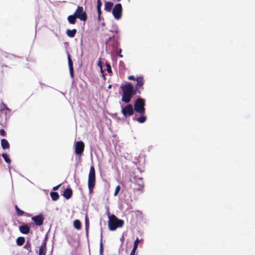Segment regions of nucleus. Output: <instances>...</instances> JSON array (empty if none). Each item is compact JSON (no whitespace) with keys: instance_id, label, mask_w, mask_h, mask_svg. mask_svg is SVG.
Instances as JSON below:
<instances>
[{"instance_id":"nucleus-7","label":"nucleus","mask_w":255,"mask_h":255,"mask_svg":"<svg viewBox=\"0 0 255 255\" xmlns=\"http://www.w3.org/2000/svg\"><path fill=\"white\" fill-rule=\"evenodd\" d=\"M122 11L123 8L121 3H117L115 5L112 13L115 19H120L121 18Z\"/></svg>"},{"instance_id":"nucleus-10","label":"nucleus","mask_w":255,"mask_h":255,"mask_svg":"<svg viewBox=\"0 0 255 255\" xmlns=\"http://www.w3.org/2000/svg\"><path fill=\"white\" fill-rule=\"evenodd\" d=\"M84 147L85 145L82 141H77L75 144V153L81 156L84 150Z\"/></svg>"},{"instance_id":"nucleus-17","label":"nucleus","mask_w":255,"mask_h":255,"mask_svg":"<svg viewBox=\"0 0 255 255\" xmlns=\"http://www.w3.org/2000/svg\"><path fill=\"white\" fill-rule=\"evenodd\" d=\"M1 145L3 149H9L10 147V145L8 141L4 138L1 140Z\"/></svg>"},{"instance_id":"nucleus-20","label":"nucleus","mask_w":255,"mask_h":255,"mask_svg":"<svg viewBox=\"0 0 255 255\" xmlns=\"http://www.w3.org/2000/svg\"><path fill=\"white\" fill-rule=\"evenodd\" d=\"M77 18L75 16V14L69 15L67 17L68 22L71 24H74L76 23V20Z\"/></svg>"},{"instance_id":"nucleus-12","label":"nucleus","mask_w":255,"mask_h":255,"mask_svg":"<svg viewBox=\"0 0 255 255\" xmlns=\"http://www.w3.org/2000/svg\"><path fill=\"white\" fill-rule=\"evenodd\" d=\"M135 184L137 185L136 189L141 190L144 187V182L142 178H138L135 180Z\"/></svg>"},{"instance_id":"nucleus-26","label":"nucleus","mask_w":255,"mask_h":255,"mask_svg":"<svg viewBox=\"0 0 255 255\" xmlns=\"http://www.w3.org/2000/svg\"><path fill=\"white\" fill-rule=\"evenodd\" d=\"M102 5V1L101 0H97V9L98 13H102L101 11V6Z\"/></svg>"},{"instance_id":"nucleus-27","label":"nucleus","mask_w":255,"mask_h":255,"mask_svg":"<svg viewBox=\"0 0 255 255\" xmlns=\"http://www.w3.org/2000/svg\"><path fill=\"white\" fill-rule=\"evenodd\" d=\"M2 156L3 158L4 161L8 164H10L11 162L10 159L6 153H2Z\"/></svg>"},{"instance_id":"nucleus-6","label":"nucleus","mask_w":255,"mask_h":255,"mask_svg":"<svg viewBox=\"0 0 255 255\" xmlns=\"http://www.w3.org/2000/svg\"><path fill=\"white\" fill-rule=\"evenodd\" d=\"M134 111L132 106L131 104H128L122 109L121 112L123 116L127 118L133 115Z\"/></svg>"},{"instance_id":"nucleus-40","label":"nucleus","mask_w":255,"mask_h":255,"mask_svg":"<svg viewBox=\"0 0 255 255\" xmlns=\"http://www.w3.org/2000/svg\"><path fill=\"white\" fill-rule=\"evenodd\" d=\"M102 25H105V23H102Z\"/></svg>"},{"instance_id":"nucleus-21","label":"nucleus","mask_w":255,"mask_h":255,"mask_svg":"<svg viewBox=\"0 0 255 255\" xmlns=\"http://www.w3.org/2000/svg\"><path fill=\"white\" fill-rule=\"evenodd\" d=\"M113 6V3L107 1L105 4V10L108 12L111 11Z\"/></svg>"},{"instance_id":"nucleus-23","label":"nucleus","mask_w":255,"mask_h":255,"mask_svg":"<svg viewBox=\"0 0 255 255\" xmlns=\"http://www.w3.org/2000/svg\"><path fill=\"white\" fill-rule=\"evenodd\" d=\"M73 226L74 228L77 230H80L81 229V222L79 220H76L74 221Z\"/></svg>"},{"instance_id":"nucleus-39","label":"nucleus","mask_w":255,"mask_h":255,"mask_svg":"<svg viewBox=\"0 0 255 255\" xmlns=\"http://www.w3.org/2000/svg\"><path fill=\"white\" fill-rule=\"evenodd\" d=\"M111 39H112V37H110L108 38V40H107V42H109L110 40H111Z\"/></svg>"},{"instance_id":"nucleus-29","label":"nucleus","mask_w":255,"mask_h":255,"mask_svg":"<svg viewBox=\"0 0 255 255\" xmlns=\"http://www.w3.org/2000/svg\"><path fill=\"white\" fill-rule=\"evenodd\" d=\"M100 255H104V246L102 242V239H101L100 245Z\"/></svg>"},{"instance_id":"nucleus-3","label":"nucleus","mask_w":255,"mask_h":255,"mask_svg":"<svg viewBox=\"0 0 255 255\" xmlns=\"http://www.w3.org/2000/svg\"><path fill=\"white\" fill-rule=\"evenodd\" d=\"M96 182L95 169L93 166H91L90 169V172L88 176V186L89 193L93 191Z\"/></svg>"},{"instance_id":"nucleus-13","label":"nucleus","mask_w":255,"mask_h":255,"mask_svg":"<svg viewBox=\"0 0 255 255\" xmlns=\"http://www.w3.org/2000/svg\"><path fill=\"white\" fill-rule=\"evenodd\" d=\"M19 231L23 234H27L29 233L30 228V227L27 225L25 224L19 227Z\"/></svg>"},{"instance_id":"nucleus-14","label":"nucleus","mask_w":255,"mask_h":255,"mask_svg":"<svg viewBox=\"0 0 255 255\" xmlns=\"http://www.w3.org/2000/svg\"><path fill=\"white\" fill-rule=\"evenodd\" d=\"M46 253V240H45L39 248L38 255H45Z\"/></svg>"},{"instance_id":"nucleus-5","label":"nucleus","mask_w":255,"mask_h":255,"mask_svg":"<svg viewBox=\"0 0 255 255\" xmlns=\"http://www.w3.org/2000/svg\"><path fill=\"white\" fill-rule=\"evenodd\" d=\"M74 14L77 18L81 21H86L87 20L88 16L87 13L86 11L84 10L82 6H78Z\"/></svg>"},{"instance_id":"nucleus-8","label":"nucleus","mask_w":255,"mask_h":255,"mask_svg":"<svg viewBox=\"0 0 255 255\" xmlns=\"http://www.w3.org/2000/svg\"><path fill=\"white\" fill-rule=\"evenodd\" d=\"M136 84L135 87V92L140 94L141 91L143 89V86L144 83L143 78L141 76L137 77L136 78Z\"/></svg>"},{"instance_id":"nucleus-33","label":"nucleus","mask_w":255,"mask_h":255,"mask_svg":"<svg viewBox=\"0 0 255 255\" xmlns=\"http://www.w3.org/2000/svg\"><path fill=\"white\" fill-rule=\"evenodd\" d=\"M107 71L108 73H111L112 72L111 67L109 64H107Z\"/></svg>"},{"instance_id":"nucleus-30","label":"nucleus","mask_w":255,"mask_h":255,"mask_svg":"<svg viewBox=\"0 0 255 255\" xmlns=\"http://www.w3.org/2000/svg\"><path fill=\"white\" fill-rule=\"evenodd\" d=\"M120 190H121V186L120 185L117 186L116 187L115 193H114L115 196H116L119 194Z\"/></svg>"},{"instance_id":"nucleus-2","label":"nucleus","mask_w":255,"mask_h":255,"mask_svg":"<svg viewBox=\"0 0 255 255\" xmlns=\"http://www.w3.org/2000/svg\"><path fill=\"white\" fill-rule=\"evenodd\" d=\"M108 227L110 231H115L117 228H122L124 224V221L118 219L115 215H109Z\"/></svg>"},{"instance_id":"nucleus-18","label":"nucleus","mask_w":255,"mask_h":255,"mask_svg":"<svg viewBox=\"0 0 255 255\" xmlns=\"http://www.w3.org/2000/svg\"><path fill=\"white\" fill-rule=\"evenodd\" d=\"M66 33L68 37L73 38L75 36L77 33V30L76 29H73L72 30L68 29L66 30Z\"/></svg>"},{"instance_id":"nucleus-15","label":"nucleus","mask_w":255,"mask_h":255,"mask_svg":"<svg viewBox=\"0 0 255 255\" xmlns=\"http://www.w3.org/2000/svg\"><path fill=\"white\" fill-rule=\"evenodd\" d=\"M68 65L70 71V76L71 78L74 77V68L73 66V62L70 58V56L69 54L68 56Z\"/></svg>"},{"instance_id":"nucleus-1","label":"nucleus","mask_w":255,"mask_h":255,"mask_svg":"<svg viewBox=\"0 0 255 255\" xmlns=\"http://www.w3.org/2000/svg\"><path fill=\"white\" fill-rule=\"evenodd\" d=\"M121 88L123 91L122 101L125 103H128L131 101L133 95L137 94L130 83L122 85Z\"/></svg>"},{"instance_id":"nucleus-19","label":"nucleus","mask_w":255,"mask_h":255,"mask_svg":"<svg viewBox=\"0 0 255 255\" xmlns=\"http://www.w3.org/2000/svg\"><path fill=\"white\" fill-rule=\"evenodd\" d=\"M23 248L28 251V254L30 255V254L32 253L31 244L30 241H27L25 244L23 246Z\"/></svg>"},{"instance_id":"nucleus-28","label":"nucleus","mask_w":255,"mask_h":255,"mask_svg":"<svg viewBox=\"0 0 255 255\" xmlns=\"http://www.w3.org/2000/svg\"><path fill=\"white\" fill-rule=\"evenodd\" d=\"M15 208L17 213V215L18 216H21L23 215V214H24V212L20 210V209H19L17 205L15 206Z\"/></svg>"},{"instance_id":"nucleus-25","label":"nucleus","mask_w":255,"mask_h":255,"mask_svg":"<svg viewBox=\"0 0 255 255\" xmlns=\"http://www.w3.org/2000/svg\"><path fill=\"white\" fill-rule=\"evenodd\" d=\"M137 121L141 124L144 123L146 120V117L144 115H141V116L137 119Z\"/></svg>"},{"instance_id":"nucleus-37","label":"nucleus","mask_w":255,"mask_h":255,"mask_svg":"<svg viewBox=\"0 0 255 255\" xmlns=\"http://www.w3.org/2000/svg\"><path fill=\"white\" fill-rule=\"evenodd\" d=\"M135 251H136V249H132L129 255H135Z\"/></svg>"},{"instance_id":"nucleus-32","label":"nucleus","mask_w":255,"mask_h":255,"mask_svg":"<svg viewBox=\"0 0 255 255\" xmlns=\"http://www.w3.org/2000/svg\"><path fill=\"white\" fill-rule=\"evenodd\" d=\"M0 135L2 136H5L6 135V132L3 129H0Z\"/></svg>"},{"instance_id":"nucleus-41","label":"nucleus","mask_w":255,"mask_h":255,"mask_svg":"<svg viewBox=\"0 0 255 255\" xmlns=\"http://www.w3.org/2000/svg\"><path fill=\"white\" fill-rule=\"evenodd\" d=\"M86 229L87 230V226H86Z\"/></svg>"},{"instance_id":"nucleus-4","label":"nucleus","mask_w":255,"mask_h":255,"mask_svg":"<svg viewBox=\"0 0 255 255\" xmlns=\"http://www.w3.org/2000/svg\"><path fill=\"white\" fill-rule=\"evenodd\" d=\"M145 105L144 99L140 98H137L134 104V110L139 114L144 115L145 110Z\"/></svg>"},{"instance_id":"nucleus-35","label":"nucleus","mask_w":255,"mask_h":255,"mask_svg":"<svg viewBox=\"0 0 255 255\" xmlns=\"http://www.w3.org/2000/svg\"><path fill=\"white\" fill-rule=\"evenodd\" d=\"M122 51V49L120 48L118 52V54L120 57H123V55L121 54Z\"/></svg>"},{"instance_id":"nucleus-34","label":"nucleus","mask_w":255,"mask_h":255,"mask_svg":"<svg viewBox=\"0 0 255 255\" xmlns=\"http://www.w3.org/2000/svg\"><path fill=\"white\" fill-rule=\"evenodd\" d=\"M128 79L129 80H131V81H134L135 80H136V79L135 78L134 76H133V75L129 76L128 77Z\"/></svg>"},{"instance_id":"nucleus-38","label":"nucleus","mask_w":255,"mask_h":255,"mask_svg":"<svg viewBox=\"0 0 255 255\" xmlns=\"http://www.w3.org/2000/svg\"><path fill=\"white\" fill-rule=\"evenodd\" d=\"M61 184H59L56 186H54L53 188V190H58V189L59 188V187L60 186Z\"/></svg>"},{"instance_id":"nucleus-16","label":"nucleus","mask_w":255,"mask_h":255,"mask_svg":"<svg viewBox=\"0 0 255 255\" xmlns=\"http://www.w3.org/2000/svg\"><path fill=\"white\" fill-rule=\"evenodd\" d=\"M72 190L71 188H67L64 191L63 196L64 197L65 199H69L72 197Z\"/></svg>"},{"instance_id":"nucleus-22","label":"nucleus","mask_w":255,"mask_h":255,"mask_svg":"<svg viewBox=\"0 0 255 255\" xmlns=\"http://www.w3.org/2000/svg\"><path fill=\"white\" fill-rule=\"evenodd\" d=\"M52 200L56 201L59 198V195L56 192H51L50 194Z\"/></svg>"},{"instance_id":"nucleus-36","label":"nucleus","mask_w":255,"mask_h":255,"mask_svg":"<svg viewBox=\"0 0 255 255\" xmlns=\"http://www.w3.org/2000/svg\"><path fill=\"white\" fill-rule=\"evenodd\" d=\"M101 14L102 13H98V20L99 21L101 20Z\"/></svg>"},{"instance_id":"nucleus-31","label":"nucleus","mask_w":255,"mask_h":255,"mask_svg":"<svg viewBox=\"0 0 255 255\" xmlns=\"http://www.w3.org/2000/svg\"><path fill=\"white\" fill-rule=\"evenodd\" d=\"M138 244H139V240H138V238H137V239L135 240V241H134V245H133V249H136H136H137V247H138Z\"/></svg>"},{"instance_id":"nucleus-11","label":"nucleus","mask_w":255,"mask_h":255,"mask_svg":"<svg viewBox=\"0 0 255 255\" xmlns=\"http://www.w3.org/2000/svg\"><path fill=\"white\" fill-rule=\"evenodd\" d=\"M31 219L35 225L37 226H40L43 224L44 218L42 214H39L38 215L32 217Z\"/></svg>"},{"instance_id":"nucleus-24","label":"nucleus","mask_w":255,"mask_h":255,"mask_svg":"<svg viewBox=\"0 0 255 255\" xmlns=\"http://www.w3.org/2000/svg\"><path fill=\"white\" fill-rule=\"evenodd\" d=\"M25 242V238L23 237H19L16 239V244L18 246H22Z\"/></svg>"},{"instance_id":"nucleus-9","label":"nucleus","mask_w":255,"mask_h":255,"mask_svg":"<svg viewBox=\"0 0 255 255\" xmlns=\"http://www.w3.org/2000/svg\"><path fill=\"white\" fill-rule=\"evenodd\" d=\"M9 113V110L7 107L0 110V123L1 124H4L6 122Z\"/></svg>"}]
</instances>
